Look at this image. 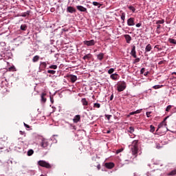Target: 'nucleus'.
Here are the masks:
<instances>
[{"instance_id":"f257e3e1","label":"nucleus","mask_w":176,"mask_h":176,"mask_svg":"<svg viewBox=\"0 0 176 176\" xmlns=\"http://www.w3.org/2000/svg\"><path fill=\"white\" fill-rule=\"evenodd\" d=\"M131 149L133 156L137 157V155L138 154V140H133L132 142Z\"/></svg>"},{"instance_id":"f03ea898","label":"nucleus","mask_w":176,"mask_h":176,"mask_svg":"<svg viewBox=\"0 0 176 176\" xmlns=\"http://www.w3.org/2000/svg\"><path fill=\"white\" fill-rule=\"evenodd\" d=\"M5 58L8 60V58H12V52L10 51H1L0 52V60Z\"/></svg>"},{"instance_id":"7ed1b4c3","label":"nucleus","mask_w":176,"mask_h":176,"mask_svg":"<svg viewBox=\"0 0 176 176\" xmlns=\"http://www.w3.org/2000/svg\"><path fill=\"white\" fill-rule=\"evenodd\" d=\"M126 82L124 81H120L117 84V90L118 91H123L126 89Z\"/></svg>"},{"instance_id":"20e7f679","label":"nucleus","mask_w":176,"mask_h":176,"mask_svg":"<svg viewBox=\"0 0 176 176\" xmlns=\"http://www.w3.org/2000/svg\"><path fill=\"white\" fill-rule=\"evenodd\" d=\"M40 146H41L43 149H49V142L47 141V140L45 138H41Z\"/></svg>"},{"instance_id":"39448f33","label":"nucleus","mask_w":176,"mask_h":176,"mask_svg":"<svg viewBox=\"0 0 176 176\" xmlns=\"http://www.w3.org/2000/svg\"><path fill=\"white\" fill-rule=\"evenodd\" d=\"M38 165L41 167H45V168H52V165L49 162L45 160H40L38 162Z\"/></svg>"},{"instance_id":"423d86ee","label":"nucleus","mask_w":176,"mask_h":176,"mask_svg":"<svg viewBox=\"0 0 176 176\" xmlns=\"http://www.w3.org/2000/svg\"><path fill=\"white\" fill-rule=\"evenodd\" d=\"M168 118L166 117L164 119V120L158 125V129H166L167 130V127L166 126H167V124L166 123V120H167V118Z\"/></svg>"},{"instance_id":"0eeeda50","label":"nucleus","mask_w":176,"mask_h":176,"mask_svg":"<svg viewBox=\"0 0 176 176\" xmlns=\"http://www.w3.org/2000/svg\"><path fill=\"white\" fill-rule=\"evenodd\" d=\"M83 43L86 46H94V45H96V41L93 39L89 41H85Z\"/></svg>"},{"instance_id":"6e6552de","label":"nucleus","mask_w":176,"mask_h":176,"mask_svg":"<svg viewBox=\"0 0 176 176\" xmlns=\"http://www.w3.org/2000/svg\"><path fill=\"white\" fill-rule=\"evenodd\" d=\"M104 167L109 170H111V168H113L115 167V164H113V162H106L104 164Z\"/></svg>"},{"instance_id":"1a4fd4ad","label":"nucleus","mask_w":176,"mask_h":176,"mask_svg":"<svg viewBox=\"0 0 176 176\" xmlns=\"http://www.w3.org/2000/svg\"><path fill=\"white\" fill-rule=\"evenodd\" d=\"M127 25H129V27H133V25H135L133 17H131L127 20Z\"/></svg>"},{"instance_id":"9d476101","label":"nucleus","mask_w":176,"mask_h":176,"mask_svg":"<svg viewBox=\"0 0 176 176\" xmlns=\"http://www.w3.org/2000/svg\"><path fill=\"white\" fill-rule=\"evenodd\" d=\"M131 55L133 58H137V52L135 51V45H133L131 51Z\"/></svg>"},{"instance_id":"9b49d317","label":"nucleus","mask_w":176,"mask_h":176,"mask_svg":"<svg viewBox=\"0 0 176 176\" xmlns=\"http://www.w3.org/2000/svg\"><path fill=\"white\" fill-rule=\"evenodd\" d=\"M76 12V10L75 9V8L72 7V6H67V13H75Z\"/></svg>"},{"instance_id":"f8f14e48","label":"nucleus","mask_w":176,"mask_h":176,"mask_svg":"<svg viewBox=\"0 0 176 176\" xmlns=\"http://www.w3.org/2000/svg\"><path fill=\"white\" fill-rule=\"evenodd\" d=\"M81 102H82V104L84 107V109H87V107H86V106L89 105V102H87V100H86L85 98H82L81 99Z\"/></svg>"},{"instance_id":"ddd939ff","label":"nucleus","mask_w":176,"mask_h":176,"mask_svg":"<svg viewBox=\"0 0 176 176\" xmlns=\"http://www.w3.org/2000/svg\"><path fill=\"white\" fill-rule=\"evenodd\" d=\"M141 111H142V109H138V110H136V111H135L130 112V113L128 114L127 117H128V118H130V117L131 116V115H135V114H137V113H141Z\"/></svg>"},{"instance_id":"4468645a","label":"nucleus","mask_w":176,"mask_h":176,"mask_svg":"<svg viewBox=\"0 0 176 176\" xmlns=\"http://www.w3.org/2000/svg\"><path fill=\"white\" fill-rule=\"evenodd\" d=\"M74 123H79L80 122V115H76L73 118Z\"/></svg>"},{"instance_id":"2eb2a0df","label":"nucleus","mask_w":176,"mask_h":176,"mask_svg":"<svg viewBox=\"0 0 176 176\" xmlns=\"http://www.w3.org/2000/svg\"><path fill=\"white\" fill-rule=\"evenodd\" d=\"M76 8L79 10V12H87V8L83 7L82 6H77Z\"/></svg>"},{"instance_id":"dca6fc26","label":"nucleus","mask_w":176,"mask_h":176,"mask_svg":"<svg viewBox=\"0 0 176 176\" xmlns=\"http://www.w3.org/2000/svg\"><path fill=\"white\" fill-rule=\"evenodd\" d=\"M69 79L72 83H75V81L78 80V77L76 75H70Z\"/></svg>"},{"instance_id":"f3484780","label":"nucleus","mask_w":176,"mask_h":176,"mask_svg":"<svg viewBox=\"0 0 176 176\" xmlns=\"http://www.w3.org/2000/svg\"><path fill=\"white\" fill-rule=\"evenodd\" d=\"M124 38L126 39V43H130L131 42V36L129 34H125Z\"/></svg>"},{"instance_id":"a211bd4d","label":"nucleus","mask_w":176,"mask_h":176,"mask_svg":"<svg viewBox=\"0 0 176 176\" xmlns=\"http://www.w3.org/2000/svg\"><path fill=\"white\" fill-rule=\"evenodd\" d=\"M91 57H93V55H91V54H88L85 55L82 57V59L85 60H87V61H89V60H90V58H91Z\"/></svg>"},{"instance_id":"6ab92c4d","label":"nucleus","mask_w":176,"mask_h":176,"mask_svg":"<svg viewBox=\"0 0 176 176\" xmlns=\"http://www.w3.org/2000/svg\"><path fill=\"white\" fill-rule=\"evenodd\" d=\"M104 53H100L97 55V59L99 60V61H102L104 60Z\"/></svg>"},{"instance_id":"aec40b11","label":"nucleus","mask_w":176,"mask_h":176,"mask_svg":"<svg viewBox=\"0 0 176 176\" xmlns=\"http://www.w3.org/2000/svg\"><path fill=\"white\" fill-rule=\"evenodd\" d=\"M152 50V45L151 44H148L145 47V53H148Z\"/></svg>"},{"instance_id":"412c9836","label":"nucleus","mask_w":176,"mask_h":176,"mask_svg":"<svg viewBox=\"0 0 176 176\" xmlns=\"http://www.w3.org/2000/svg\"><path fill=\"white\" fill-rule=\"evenodd\" d=\"M118 76L119 75H118V74L116 73V74H111L110 78L113 80H117Z\"/></svg>"},{"instance_id":"4be33fe9","label":"nucleus","mask_w":176,"mask_h":176,"mask_svg":"<svg viewBox=\"0 0 176 176\" xmlns=\"http://www.w3.org/2000/svg\"><path fill=\"white\" fill-rule=\"evenodd\" d=\"M92 5H94V6H97L98 8V9H100V8H101V6H102V4H101L97 1H93Z\"/></svg>"},{"instance_id":"5701e85b","label":"nucleus","mask_w":176,"mask_h":176,"mask_svg":"<svg viewBox=\"0 0 176 176\" xmlns=\"http://www.w3.org/2000/svg\"><path fill=\"white\" fill-rule=\"evenodd\" d=\"M45 96H46V94L43 93L41 94V102H46V98H45Z\"/></svg>"},{"instance_id":"b1692460","label":"nucleus","mask_w":176,"mask_h":176,"mask_svg":"<svg viewBox=\"0 0 176 176\" xmlns=\"http://www.w3.org/2000/svg\"><path fill=\"white\" fill-rule=\"evenodd\" d=\"M27 28H28V27L25 24H22L20 28L21 31H27Z\"/></svg>"},{"instance_id":"393cba45","label":"nucleus","mask_w":176,"mask_h":176,"mask_svg":"<svg viewBox=\"0 0 176 176\" xmlns=\"http://www.w3.org/2000/svg\"><path fill=\"white\" fill-rule=\"evenodd\" d=\"M38 61H39V56L36 55V56H34L33 57V58H32V62H33V63H36V62H38Z\"/></svg>"},{"instance_id":"a878e982","label":"nucleus","mask_w":176,"mask_h":176,"mask_svg":"<svg viewBox=\"0 0 176 176\" xmlns=\"http://www.w3.org/2000/svg\"><path fill=\"white\" fill-rule=\"evenodd\" d=\"M40 67H41V68H46V67H47V63H46V62H41Z\"/></svg>"},{"instance_id":"bb28decb","label":"nucleus","mask_w":176,"mask_h":176,"mask_svg":"<svg viewBox=\"0 0 176 176\" xmlns=\"http://www.w3.org/2000/svg\"><path fill=\"white\" fill-rule=\"evenodd\" d=\"M168 41L170 43H172L173 45H176V40L175 39L170 38H168Z\"/></svg>"},{"instance_id":"cd10ccee","label":"nucleus","mask_w":176,"mask_h":176,"mask_svg":"<svg viewBox=\"0 0 176 176\" xmlns=\"http://www.w3.org/2000/svg\"><path fill=\"white\" fill-rule=\"evenodd\" d=\"M128 9H129V10L132 11V13H135V8H134V6H129L128 7Z\"/></svg>"},{"instance_id":"c85d7f7f","label":"nucleus","mask_w":176,"mask_h":176,"mask_svg":"<svg viewBox=\"0 0 176 176\" xmlns=\"http://www.w3.org/2000/svg\"><path fill=\"white\" fill-rule=\"evenodd\" d=\"M28 156H32L34 155V150L30 149L27 153Z\"/></svg>"},{"instance_id":"c756f323","label":"nucleus","mask_w":176,"mask_h":176,"mask_svg":"<svg viewBox=\"0 0 176 176\" xmlns=\"http://www.w3.org/2000/svg\"><path fill=\"white\" fill-rule=\"evenodd\" d=\"M120 17L121 20H122V23H124V19H126V13L122 12Z\"/></svg>"},{"instance_id":"7c9ffc66","label":"nucleus","mask_w":176,"mask_h":176,"mask_svg":"<svg viewBox=\"0 0 176 176\" xmlns=\"http://www.w3.org/2000/svg\"><path fill=\"white\" fill-rule=\"evenodd\" d=\"M49 68L50 69H57L58 67L57 65H51Z\"/></svg>"},{"instance_id":"2f4dec72","label":"nucleus","mask_w":176,"mask_h":176,"mask_svg":"<svg viewBox=\"0 0 176 176\" xmlns=\"http://www.w3.org/2000/svg\"><path fill=\"white\" fill-rule=\"evenodd\" d=\"M113 72H115V69H113V68H111L108 70V74L109 75H112V74H113Z\"/></svg>"},{"instance_id":"473e14b6","label":"nucleus","mask_w":176,"mask_h":176,"mask_svg":"<svg viewBox=\"0 0 176 176\" xmlns=\"http://www.w3.org/2000/svg\"><path fill=\"white\" fill-rule=\"evenodd\" d=\"M128 132L130 133V134H133L134 132V128L133 126H130Z\"/></svg>"},{"instance_id":"72a5a7b5","label":"nucleus","mask_w":176,"mask_h":176,"mask_svg":"<svg viewBox=\"0 0 176 176\" xmlns=\"http://www.w3.org/2000/svg\"><path fill=\"white\" fill-rule=\"evenodd\" d=\"M47 74H51V75H54V74H56V71L55 70H47Z\"/></svg>"},{"instance_id":"f704fd0d","label":"nucleus","mask_w":176,"mask_h":176,"mask_svg":"<svg viewBox=\"0 0 176 176\" xmlns=\"http://www.w3.org/2000/svg\"><path fill=\"white\" fill-rule=\"evenodd\" d=\"M160 87H163V85H154L153 87V89H155V90L157 89H160Z\"/></svg>"},{"instance_id":"c9c22d12","label":"nucleus","mask_w":176,"mask_h":176,"mask_svg":"<svg viewBox=\"0 0 176 176\" xmlns=\"http://www.w3.org/2000/svg\"><path fill=\"white\" fill-rule=\"evenodd\" d=\"M168 175H176V169L170 171L169 173H168Z\"/></svg>"},{"instance_id":"e433bc0d","label":"nucleus","mask_w":176,"mask_h":176,"mask_svg":"<svg viewBox=\"0 0 176 176\" xmlns=\"http://www.w3.org/2000/svg\"><path fill=\"white\" fill-rule=\"evenodd\" d=\"M135 59L133 61V64H137V63H140L141 61V59L140 58H135Z\"/></svg>"},{"instance_id":"4c0bfd02","label":"nucleus","mask_w":176,"mask_h":176,"mask_svg":"<svg viewBox=\"0 0 176 176\" xmlns=\"http://www.w3.org/2000/svg\"><path fill=\"white\" fill-rule=\"evenodd\" d=\"M164 19L159 20L156 21V24H164Z\"/></svg>"},{"instance_id":"58836bf2","label":"nucleus","mask_w":176,"mask_h":176,"mask_svg":"<svg viewBox=\"0 0 176 176\" xmlns=\"http://www.w3.org/2000/svg\"><path fill=\"white\" fill-rule=\"evenodd\" d=\"M150 132L151 133H154L155 132V126H153V125L150 126Z\"/></svg>"},{"instance_id":"ea45409f","label":"nucleus","mask_w":176,"mask_h":176,"mask_svg":"<svg viewBox=\"0 0 176 176\" xmlns=\"http://www.w3.org/2000/svg\"><path fill=\"white\" fill-rule=\"evenodd\" d=\"M100 107H101V104L100 103L94 104V108H100Z\"/></svg>"},{"instance_id":"a19ab883","label":"nucleus","mask_w":176,"mask_h":176,"mask_svg":"<svg viewBox=\"0 0 176 176\" xmlns=\"http://www.w3.org/2000/svg\"><path fill=\"white\" fill-rule=\"evenodd\" d=\"M3 144H5V142L3 141L0 142V149H3V148H5V146L3 145Z\"/></svg>"},{"instance_id":"79ce46f5","label":"nucleus","mask_w":176,"mask_h":176,"mask_svg":"<svg viewBox=\"0 0 176 176\" xmlns=\"http://www.w3.org/2000/svg\"><path fill=\"white\" fill-rule=\"evenodd\" d=\"M154 49H157L158 52L163 50V48L159 47V45H155Z\"/></svg>"},{"instance_id":"37998d69","label":"nucleus","mask_w":176,"mask_h":176,"mask_svg":"<svg viewBox=\"0 0 176 176\" xmlns=\"http://www.w3.org/2000/svg\"><path fill=\"white\" fill-rule=\"evenodd\" d=\"M105 118H107V120H111V118H112V115L105 114Z\"/></svg>"},{"instance_id":"c03bdc74","label":"nucleus","mask_w":176,"mask_h":176,"mask_svg":"<svg viewBox=\"0 0 176 176\" xmlns=\"http://www.w3.org/2000/svg\"><path fill=\"white\" fill-rule=\"evenodd\" d=\"M172 107L173 106H171V105L167 106V107L166 109V112H168V111H170Z\"/></svg>"},{"instance_id":"a18cd8bd","label":"nucleus","mask_w":176,"mask_h":176,"mask_svg":"<svg viewBox=\"0 0 176 176\" xmlns=\"http://www.w3.org/2000/svg\"><path fill=\"white\" fill-rule=\"evenodd\" d=\"M151 113H152L151 111H147L146 113V115L147 118H151Z\"/></svg>"},{"instance_id":"49530a36","label":"nucleus","mask_w":176,"mask_h":176,"mask_svg":"<svg viewBox=\"0 0 176 176\" xmlns=\"http://www.w3.org/2000/svg\"><path fill=\"white\" fill-rule=\"evenodd\" d=\"M144 72H145V68L143 67V68H142L141 70H140V74L142 75V74H144Z\"/></svg>"},{"instance_id":"de8ad7c7","label":"nucleus","mask_w":176,"mask_h":176,"mask_svg":"<svg viewBox=\"0 0 176 176\" xmlns=\"http://www.w3.org/2000/svg\"><path fill=\"white\" fill-rule=\"evenodd\" d=\"M144 176H152V172H147Z\"/></svg>"},{"instance_id":"09e8293b","label":"nucleus","mask_w":176,"mask_h":176,"mask_svg":"<svg viewBox=\"0 0 176 176\" xmlns=\"http://www.w3.org/2000/svg\"><path fill=\"white\" fill-rule=\"evenodd\" d=\"M141 25H142V23H138L135 25V27H137V28H140V27H141Z\"/></svg>"},{"instance_id":"8fccbe9b","label":"nucleus","mask_w":176,"mask_h":176,"mask_svg":"<svg viewBox=\"0 0 176 176\" xmlns=\"http://www.w3.org/2000/svg\"><path fill=\"white\" fill-rule=\"evenodd\" d=\"M27 14L28 15V14H30V13H28V12H25V13H23V14H22V16H23V17H25V16H27Z\"/></svg>"},{"instance_id":"3c124183","label":"nucleus","mask_w":176,"mask_h":176,"mask_svg":"<svg viewBox=\"0 0 176 176\" xmlns=\"http://www.w3.org/2000/svg\"><path fill=\"white\" fill-rule=\"evenodd\" d=\"M25 127H26L27 129H30V125L25 124V123H23Z\"/></svg>"},{"instance_id":"603ef678","label":"nucleus","mask_w":176,"mask_h":176,"mask_svg":"<svg viewBox=\"0 0 176 176\" xmlns=\"http://www.w3.org/2000/svg\"><path fill=\"white\" fill-rule=\"evenodd\" d=\"M113 100V94H112L110 96V101H112Z\"/></svg>"},{"instance_id":"864d4df0","label":"nucleus","mask_w":176,"mask_h":176,"mask_svg":"<svg viewBox=\"0 0 176 176\" xmlns=\"http://www.w3.org/2000/svg\"><path fill=\"white\" fill-rule=\"evenodd\" d=\"M149 74V72H146L144 73V76H148V74Z\"/></svg>"},{"instance_id":"5fc2aeb1","label":"nucleus","mask_w":176,"mask_h":176,"mask_svg":"<svg viewBox=\"0 0 176 176\" xmlns=\"http://www.w3.org/2000/svg\"><path fill=\"white\" fill-rule=\"evenodd\" d=\"M10 71H13L14 69V66H12L9 68Z\"/></svg>"},{"instance_id":"6e6d98bb","label":"nucleus","mask_w":176,"mask_h":176,"mask_svg":"<svg viewBox=\"0 0 176 176\" xmlns=\"http://www.w3.org/2000/svg\"><path fill=\"white\" fill-rule=\"evenodd\" d=\"M156 148H157V149H160V148H162V146H160V145H159V144H157Z\"/></svg>"},{"instance_id":"4d7b16f0","label":"nucleus","mask_w":176,"mask_h":176,"mask_svg":"<svg viewBox=\"0 0 176 176\" xmlns=\"http://www.w3.org/2000/svg\"><path fill=\"white\" fill-rule=\"evenodd\" d=\"M50 101H51L52 104H53V102H54V100L53 99V98L50 97Z\"/></svg>"},{"instance_id":"13d9d810","label":"nucleus","mask_w":176,"mask_h":176,"mask_svg":"<svg viewBox=\"0 0 176 176\" xmlns=\"http://www.w3.org/2000/svg\"><path fill=\"white\" fill-rule=\"evenodd\" d=\"M120 152H122V149H118L117 150L116 153H120Z\"/></svg>"},{"instance_id":"bf43d9fd","label":"nucleus","mask_w":176,"mask_h":176,"mask_svg":"<svg viewBox=\"0 0 176 176\" xmlns=\"http://www.w3.org/2000/svg\"><path fill=\"white\" fill-rule=\"evenodd\" d=\"M97 168H98V170H100L101 169V165L98 164L97 166Z\"/></svg>"},{"instance_id":"052dcab7","label":"nucleus","mask_w":176,"mask_h":176,"mask_svg":"<svg viewBox=\"0 0 176 176\" xmlns=\"http://www.w3.org/2000/svg\"><path fill=\"white\" fill-rule=\"evenodd\" d=\"M163 63H164L163 60H160L158 64L159 65H162V64H163Z\"/></svg>"},{"instance_id":"680f3d73","label":"nucleus","mask_w":176,"mask_h":176,"mask_svg":"<svg viewBox=\"0 0 176 176\" xmlns=\"http://www.w3.org/2000/svg\"><path fill=\"white\" fill-rule=\"evenodd\" d=\"M161 27H162V25H157V30H160V28H161Z\"/></svg>"},{"instance_id":"e2e57ef3","label":"nucleus","mask_w":176,"mask_h":176,"mask_svg":"<svg viewBox=\"0 0 176 176\" xmlns=\"http://www.w3.org/2000/svg\"><path fill=\"white\" fill-rule=\"evenodd\" d=\"M30 173H32V175H35V171H34V170H30Z\"/></svg>"},{"instance_id":"0e129e2a","label":"nucleus","mask_w":176,"mask_h":176,"mask_svg":"<svg viewBox=\"0 0 176 176\" xmlns=\"http://www.w3.org/2000/svg\"><path fill=\"white\" fill-rule=\"evenodd\" d=\"M1 45L2 46H5L6 44L4 42H1Z\"/></svg>"},{"instance_id":"69168bd1","label":"nucleus","mask_w":176,"mask_h":176,"mask_svg":"<svg viewBox=\"0 0 176 176\" xmlns=\"http://www.w3.org/2000/svg\"><path fill=\"white\" fill-rule=\"evenodd\" d=\"M111 133V130H108L107 131V134H110Z\"/></svg>"},{"instance_id":"338daca9","label":"nucleus","mask_w":176,"mask_h":176,"mask_svg":"<svg viewBox=\"0 0 176 176\" xmlns=\"http://www.w3.org/2000/svg\"><path fill=\"white\" fill-rule=\"evenodd\" d=\"M53 142H55V143H56V142H57V140L54 139V140H53Z\"/></svg>"},{"instance_id":"774afa93","label":"nucleus","mask_w":176,"mask_h":176,"mask_svg":"<svg viewBox=\"0 0 176 176\" xmlns=\"http://www.w3.org/2000/svg\"><path fill=\"white\" fill-rule=\"evenodd\" d=\"M173 75H176V72H173Z\"/></svg>"}]
</instances>
